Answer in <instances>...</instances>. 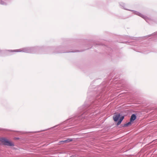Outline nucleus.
Here are the masks:
<instances>
[{"label":"nucleus","mask_w":157,"mask_h":157,"mask_svg":"<svg viewBox=\"0 0 157 157\" xmlns=\"http://www.w3.org/2000/svg\"><path fill=\"white\" fill-rule=\"evenodd\" d=\"M131 122H131V121H130V122H129L128 123L125 124L124 125V126H128V125H131Z\"/></svg>","instance_id":"6"},{"label":"nucleus","mask_w":157,"mask_h":157,"mask_svg":"<svg viewBox=\"0 0 157 157\" xmlns=\"http://www.w3.org/2000/svg\"><path fill=\"white\" fill-rule=\"evenodd\" d=\"M120 117V115L119 114H115L113 116V119L114 121H118Z\"/></svg>","instance_id":"2"},{"label":"nucleus","mask_w":157,"mask_h":157,"mask_svg":"<svg viewBox=\"0 0 157 157\" xmlns=\"http://www.w3.org/2000/svg\"><path fill=\"white\" fill-rule=\"evenodd\" d=\"M13 51L15 52H20L21 51L20 50L17 49L14 50Z\"/></svg>","instance_id":"7"},{"label":"nucleus","mask_w":157,"mask_h":157,"mask_svg":"<svg viewBox=\"0 0 157 157\" xmlns=\"http://www.w3.org/2000/svg\"><path fill=\"white\" fill-rule=\"evenodd\" d=\"M0 141L5 145L10 146H12L14 145V144L13 143L9 141L7 139L5 138H2L0 139Z\"/></svg>","instance_id":"1"},{"label":"nucleus","mask_w":157,"mask_h":157,"mask_svg":"<svg viewBox=\"0 0 157 157\" xmlns=\"http://www.w3.org/2000/svg\"><path fill=\"white\" fill-rule=\"evenodd\" d=\"M124 117L123 116V117H121L120 118V120H119V121L118 122V123H117V125H119V124H120L121 123V121H122L123 120V119H124Z\"/></svg>","instance_id":"4"},{"label":"nucleus","mask_w":157,"mask_h":157,"mask_svg":"<svg viewBox=\"0 0 157 157\" xmlns=\"http://www.w3.org/2000/svg\"><path fill=\"white\" fill-rule=\"evenodd\" d=\"M136 116L135 114H133L132 115L130 119L131 122L133 121L134 120H135L136 119Z\"/></svg>","instance_id":"3"},{"label":"nucleus","mask_w":157,"mask_h":157,"mask_svg":"<svg viewBox=\"0 0 157 157\" xmlns=\"http://www.w3.org/2000/svg\"><path fill=\"white\" fill-rule=\"evenodd\" d=\"M72 140V139H67L66 140H65L64 141H63V142H65V143H68V142L71 141Z\"/></svg>","instance_id":"5"}]
</instances>
